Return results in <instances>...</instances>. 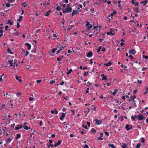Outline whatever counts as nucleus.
Wrapping results in <instances>:
<instances>
[{"instance_id":"obj_26","label":"nucleus","mask_w":148,"mask_h":148,"mask_svg":"<svg viewBox=\"0 0 148 148\" xmlns=\"http://www.w3.org/2000/svg\"><path fill=\"white\" fill-rule=\"evenodd\" d=\"M101 99H103V100L105 101L106 99V98L105 97H103V95H101L99 97Z\"/></svg>"},{"instance_id":"obj_9","label":"nucleus","mask_w":148,"mask_h":148,"mask_svg":"<svg viewBox=\"0 0 148 148\" xmlns=\"http://www.w3.org/2000/svg\"><path fill=\"white\" fill-rule=\"evenodd\" d=\"M93 55L92 52V51L89 52L87 54V57L88 58H91Z\"/></svg>"},{"instance_id":"obj_53","label":"nucleus","mask_w":148,"mask_h":148,"mask_svg":"<svg viewBox=\"0 0 148 148\" xmlns=\"http://www.w3.org/2000/svg\"><path fill=\"white\" fill-rule=\"evenodd\" d=\"M71 112L73 114V115H74L75 114V112L74 111V110H71Z\"/></svg>"},{"instance_id":"obj_19","label":"nucleus","mask_w":148,"mask_h":148,"mask_svg":"<svg viewBox=\"0 0 148 148\" xmlns=\"http://www.w3.org/2000/svg\"><path fill=\"white\" fill-rule=\"evenodd\" d=\"M108 146L112 148H116L114 145L112 144H108Z\"/></svg>"},{"instance_id":"obj_54","label":"nucleus","mask_w":148,"mask_h":148,"mask_svg":"<svg viewBox=\"0 0 148 148\" xmlns=\"http://www.w3.org/2000/svg\"><path fill=\"white\" fill-rule=\"evenodd\" d=\"M41 81H42L41 80H37L36 81V82L37 84L40 83L41 82Z\"/></svg>"},{"instance_id":"obj_60","label":"nucleus","mask_w":148,"mask_h":148,"mask_svg":"<svg viewBox=\"0 0 148 148\" xmlns=\"http://www.w3.org/2000/svg\"><path fill=\"white\" fill-rule=\"evenodd\" d=\"M29 54V52L28 51H26V53L25 54V56H27L28 54Z\"/></svg>"},{"instance_id":"obj_52","label":"nucleus","mask_w":148,"mask_h":148,"mask_svg":"<svg viewBox=\"0 0 148 148\" xmlns=\"http://www.w3.org/2000/svg\"><path fill=\"white\" fill-rule=\"evenodd\" d=\"M5 5L7 7H9L10 6V4L9 3H7Z\"/></svg>"},{"instance_id":"obj_39","label":"nucleus","mask_w":148,"mask_h":148,"mask_svg":"<svg viewBox=\"0 0 148 148\" xmlns=\"http://www.w3.org/2000/svg\"><path fill=\"white\" fill-rule=\"evenodd\" d=\"M90 11L92 13H94V10L93 7H91V8L90 9Z\"/></svg>"},{"instance_id":"obj_21","label":"nucleus","mask_w":148,"mask_h":148,"mask_svg":"<svg viewBox=\"0 0 148 148\" xmlns=\"http://www.w3.org/2000/svg\"><path fill=\"white\" fill-rule=\"evenodd\" d=\"M134 5L138 7L139 6V3L136 1V2Z\"/></svg>"},{"instance_id":"obj_42","label":"nucleus","mask_w":148,"mask_h":148,"mask_svg":"<svg viewBox=\"0 0 148 148\" xmlns=\"http://www.w3.org/2000/svg\"><path fill=\"white\" fill-rule=\"evenodd\" d=\"M27 5L26 4H25V3H23L22 4V6L25 7H26Z\"/></svg>"},{"instance_id":"obj_6","label":"nucleus","mask_w":148,"mask_h":148,"mask_svg":"<svg viewBox=\"0 0 148 148\" xmlns=\"http://www.w3.org/2000/svg\"><path fill=\"white\" fill-rule=\"evenodd\" d=\"M144 118V116L142 114H139L138 115V120L139 121L143 120Z\"/></svg>"},{"instance_id":"obj_24","label":"nucleus","mask_w":148,"mask_h":148,"mask_svg":"<svg viewBox=\"0 0 148 148\" xmlns=\"http://www.w3.org/2000/svg\"><path fill=\"white\" fill-rule=\"evenodd\" d=\"M73 70L72 69H70L69 71H68L67 72H66V74L67 75H69V74H70L72 72Z\"/></svg>"},{"instance_id":"obj_41","label":"nucleus","mask_w":148,"mask_h":148,"mask_svg":"<svg viewBox=\"0 0 148 148\" xmlns=\"http://www.w3.org/2000/svg\"><path fill=\"white\" fill-rule=\"evenodd\" d=\"M12 140V139H10L9 138H7V141L8 143H9Z\"/></svg>"},{"instance_id":"obj_10","label":"nucleus","mask_w":148,"mask_h":148,"mask_svg":"<svg viewBox=\"0 0 148 148\" xmlns=\"http://www.w3.org/2000/svg\"><path fill=\"white\" fill-rule=\"evenodd\" d=\"M13 62V60H9L8 62L9 64H10V66H14L13 64L14 63Z\"/></svg>"},{"instance_id":"obj_30","label":"nucleus","mask_w":148,"mask_h":148,"mask_svg":"<svg viewBox=\"0 0 148 148\" xmlns=\"http://www.w3.org/2000/svg\"><path fill=\"white\" fill-rule=\"evenodd\" d=\"M135 96L134 95L133 96H131L130 97V99L132 100L133 101H134V98H135Z\"/></svg>"},{"instance_id":"obj_3","label":"nucleus","mask_w":148,"mask_h":148,"mask_svg":"<svg viewBox=\"0 0 148 148\" xmlns=\"http://www.w3.org/2000/svg\"><path fill=\"white\" fill-rule=\"evenodd\" d=\"M125 128L127 131L129 130L132 129V125H130V126L129 125L127 124L125 125Z\"/></svg>"},{"instance_id":"obj_64","label":"nucleus","mask_w":148,"mask_h":148,"mask_svg":"<svg viewBox=\"0 0 148 148\" xmlns=\"http://www.w3.org/2000/svg\"><path fill=\"white\" fill-rule=\"evenodd\" d=\"M88 74V73L87 72H85L83 74L85 76L86 75H87Z\"/></svg>"},{"instance_id":"obj_25","label":"nucleus","mask_w":148,"mask_h":148,"mask_svg":"<svg viewBox=\"0 0 148 148\" xmlns=\"http://www.w3.org/2000/svg\"><path fill=\"white\" fill-rule=\"evenodd\" d=\"M91 131V132L93 134H95L96 132V130L94 128H92Z\"/></svg>"},{"instance_id":"obj_22","label":"nucleus","mask_w":148,"mask_h":148,"mask_svg":"<svg viewBox=\"0 0 148 148\" xmlns=\"http://www.w3.org/2000/svg\"><path fill=\"white\" fill-rule=\"evenodd\" d=\"M15 78L16 80L19 81L20 82H22V80L21 79H19V77L18 76H15Z\"/></svg>"},{"instance_id":"obj_18","label":"nucleus","mask_w":148,"mask_h":148,"mask_svg":"<svg viewBox=\"0 0 148 148\" xmlns=\"http://www.w3.org/2000/svg\"><path fill=\"white\" fill-rule=\"evenodd\" d=\"M78 12V10H74L71 13L72 16H73L74 14H77Z\"/></svg>"},{"instance_id":"obj_57","label":"nucleus","mask_w":148,"mask_h":148,"mask_svg":"<svg viewBox=\"0 0 148 148\" xmlns=\"http://www.w3.org/2000/svg\"><path fill=\"white\" fill-rule=\"evenodd\" d=\"M14 34L15 36H18L19 34L18 32H16L15 33H14Z\"/></svg>"},{"instance_id":"obj_33","label":"nucleus","mask_w":148,"mask_h":148,"mask_svg":"<svg viewBox=\"0 0 148 148\" xmlns=\"http://www.w3.org/2000/svg\"><path fill=\"white\" fill-rule=\"evenodd\" d=\"M118 119L121 121H122L124 120V119L122 116H121L118 118Z\"/></svg>"},{"instance_id":"obj_13","label":"nucleus","mask_w":148,"mask_h":148,"mask_svg":"<svg viewBox=\"0 0 148 148\" xmlns=\"http://www.w3.org/2000/svg\"><path fill=\"white\" fill-rule=\"evenodd\" d=\"M25 45L26 46H27L28 47V50H30L31 48V45L29 44L27 42L25 43Z\"/></svg>"},{"instance_id":"obj_23","label":"nucleus","mask_w":148,"mask_h":148,"mask_svg":"<svg viewBox=\"0 0 148 148\" xmlns=\"http://www.w3.org/2000/svg\"><path fill=\"white\" fill-rule=\"evenodd\" d=\"M21 137V135L20 134H18L16 135V139L17 140L18 139V138H20Z\"/></svg>"},{"instance_id":"obj_8","label":"nucleus","mask_w":148,"mask_h":148,"mask_svg":"<svg viewBox=\"0 0 148 148\" xmlns=\"http://www.w3.org/2000/svg\"><path fill=\"white\" fill-rule=\"evenodd\" d=\"M86 26L88 28V29H90L92 27V25L90 24L89 22H87L86 24Z\"/></svg>"},{"instance_id":"obj_14","label":"nucleus","mask_w":148,"mask_h":148,"mask_svg":"<svg viewBox=\"0 0 148 148\" xmlns=\"http://www.w3.org/2000/svg\"><path fill=\"white\" fill-rule=\"evenodd\" d=\"M7 24H10V25H12L14 24V22L13 21L9 19L8 20Z\"/></svg>"},{"instance_id":"obj_20","label":"nucleus","mask_w":148,"mask_h":148,"mask_svg":"<svg viewBox=\"0 0 148 148\" xmlns=\"http://www.w3.org/2000/svg\"><path fill=\"white\" fill-rule=\"evenodd\" d=\"M116 13H117L116 12H115V11H113L112 13H111L110 14V15L111 16V18H112V16L116 14Z\"/></svg>"},{"instance_id":"obj_16","label":"nucleus","mask_w":148,"mask_h":148,"mask_svg":"<svg viewBox=\"0 0 148 148\" xmlns=\"http://www.w3.org/2000/svg\"><path fill=\"white\" fill-rule=\"evenodd\" d=\"M23 127V126L22 125H20L15 128V130H18L22 128Z\"/></svg>"},{"instance_id":"obj_47","label":"nucleus","mask_w":148,"mask_h":148,"mask_svg":"<svg viewBox=\"0 0 148 148\" xmlns=\"http://www.w3.org/2000/svg\"><path fill=\"white\" fill-rule=\"evenodd\" d=\"M141 141L142 143H144L145 142V139H144V138H141Z\"/></svg>"},{"instance_id":"obj_51","label":"nucleus","mask_w":148,"mask_h":148,"mask_svg":"<svg viewBox=\"0 0 148 148\" xmlns=\"http://www.w3.org/2000/svg\"><path fill=\"white\" fill-rule=\"evenodd\" d=\"M82 126L83 127H84L85 129H88L86 125H83Z\"/></svg>"},{"instance_id":"obj_11","label":"nucleus","mask_w":148,"mask_h":148,"mask_svg":"<svg viewBox=\"0 0 148 148\" xmlns=\"http://www.w3.org/2000/svg\"><path fill=\"white\" fill-rule=\"evenodd\" d=\"M61 143V140H59L58 141L57 143H55L54 145V147H56L57 146L59 145H60Z\"/></svg>"},{"instance_id":"obj_48","label":"nucleus","mask_w":148,"mask_h":148,"mask_svg":"<svg viewBox=\"0 0 148 148\" xmlns=\"http://www.w3.org/2000/svg\"><path fill=\"white\" fill-rule=\"evenodd\" d=\"M62 49H60L58 50L56 54H58L59 53H60V52L61 51V50H62Z\"/></svg>"},{"instance_id":"obj_46","label":"nucleus","mask_w":148,"mask_h":148,"mask_svg":"<svg viewBox=\"0 0 148 148\" xmlns=\"http://www.w3.org/2000/svg\"><path fill=\"white\" fill-rule=\"evenodd\" d=\"M34 98H32V97H30L29 98V100L30 101H33L34 99Z\"/></svg>"},{"instance_id":"obj_38","label":"nucleus","mask_w":148,"mask_h":148,"mask_svg":"<svg viewBox=\"0 0 148 148\" xmlns=\"http://www.w3.org/2000/svg\"><path fill=\"white\" fill-rule=\"evenodd\" d=\"M127 147V145L126 144L123 143V148H126Z\"/></svg>"},{"instance_id":"obj_35","label":"nucleus","mask_w":148,"mask_h":148,"mask_svg":"<svg viewBox=\"0 0 148 148\" xmlns=\"http://www.w3.org/2000/svg\"><path fill=\"white\" fill-rule=\"evenodd\" d=\"M65 46H62V45H61L60 44L59 45L58 47V48H60L61 47H62V49H63V48H64L65 47Z\"/></svg>"},{"instance_id":"obj_40","label":"nucleus","mask_w":148,"mask_h":148,"mask_svg":"<svg viewBox=\"0 0 148 148\" xmlns=\"http://www.w3.org/2000/svg\"><path fill=\"white\" fill-rule=\"evenodd\" d=\"M57 49L56 48H55L53 49L52 50V52L53 53H54L55 51Z\"/></svg>"},{"instance_id":"obj_44","label":"nucleus","mask_w":148,"mask_h":148,"mask_svg":"<svg viewBox=\"0 0 148 148\" xmlns=\"http://www.w3.org/2000/svg\"><path fill=\"white\" fill-rule=\"evenodd\" d=\"M24 129L26 130H27L28 129H30V127H28L27 126H25V127H24Z\"/></svg>"},{"instance_id":"obj_1","label":"nucleus","mask_w":148,"mask_h":148,"mask_svg":"<svg viewBox=\"0 0 148 148\" xmlns=\"http://www.w3.org/2000/svg\"><path fill=\"white\" fill-rule=\"evenodd\" d=\"M72 9L71 7H67L66 9H63L62 11L63 13H70L72 11Z\"/></svg>"},{"instance_id":"obj_27","label":"nucleus","mask_w":148,"mask_h":148,"mask_svg":"<svg viewBox=\"0 0 148 148\" xmlns=\"http://www.w3.org/2000/svg\"><path fill=\"white\" fill-rule=\"evenodd\" d=\"M91 108L94 110H96V107L94 105H92L91 106Z\"/></svg>"},{"instance_id":"obj_50","label":"nucleus","mask_w":148,"mask_h":148,"mask_svg":"<svg viewBox=\"0 0 148 148\" xmlns=\"http://www.w3.org/2000/svg\"><path fill=\"white\" fill-rule=\"evenodd\" d=\"M137 83H139L140 84H141L142 83V81L140 80L139 79L137 80Z\"/></svg>"},{"instance_id":"obj_59","label":"nucleus","mask_w":148,"mask_h":148,"mask_svg":"<svg viewBox=\"0 0 148 148\" xmlns=\"http://www.w3.org/2000/svg\"><path fill=\"white\" fill-rule=\"evenodd\" d=\"M143 57L145 58L146 59H147L148 58V56H145L144 55L143 56Z\"/></svg>"},{"instance_id":"obj_32","label":"nucleus","mask_w":148,"mask_h":148,"mask_svg":"<svg viewBox=\"0 0 148 148\" xmlns=\"http://www.w3.org/2000/svg\"><path fill=\"white\" fill-rule=\"evenodd\" d=\"M74 27V25H72L70 26V27L69 28L67 29V30L69 31L71 29L73 28Z\"/></svg>"},{"instance_id":"obj_49","label":"nucleus","mask_w":148,"mask_h":148,"mask_svg":"<svg viewBox=\"0 0 148 148\" xmlns=\"http://www.w3.org/2000/svg\"><path fill=\"white\" fill-rule=\"evenodd\" d=\"M3 30H2L1 29L0 30V33H1V34L0 35H2V36L3 35Z\"/></svg>"},{"instance_id":"obj_63","label":"nucleus","mask_w":148,"mask_h":148,"mask_svg":"<svg viewBox=\"0 0 148 148\" xmlns=\"http://www.w3.org/2000/svg\"><path fill=\"white\" fill-rule=\"evenodd\" d=\"M134 1V0H132L131 3H132V4H133L134 5L135 3Z\"/></svg>"},{"instance_id":"obj_36","label":"nucleus","mask_w":148,"mask_h":148,"mask_svg":"<svg viewBox=\"0 0 148 148\" xmlns=\"http://www.w3.org/2000/svg\"><path fill=\"white\" fill-rule=\"evenodd\" d=\"M141 146V144L140 143H138L136 146V148H139Z\"/></svg>"},{"instance_id":"obj_56","label":"nucleus","mask_w":148,"mask_h":148,"mask_svg":"<svg viewBox=\"0 0 148 148\" xmlns=\"http://www.w3.org/2000/svg\"><path fill=\"white\" fill-rule=\"evenodd\" d=\"M17 25L16 27L17 28H18L20 27V25L19 24V23L17 22Z\"/></svg>"},{"instance_id":"obj_31","label":"nucleus","mask_w":148,"mask_h":148,"mask_svg":"<svg viewBox=\"0 0 148 148\" xmlns=\"http://www.w3.org/2000/svg\"><path fill=\"white\" fill-rule=\"evenodd\" d=\"M61 8L59 6H58L56 8V10L58 11H60L61 10Z\"/></svg>"},{"instance_id":"obj_34","label":"nucleus","mask_w":148,"mask_h":148,"mask_svg":"<svg viewBox=\"0 0 148 148\" xmlns=\"http://www.w3.org/2000/svg\"><path fill=\"white\" fill-rule=\"evenodd\" d=\"M101 46H99L97 49V52H99L101 50Z\"/></svg>"},{"instance_id":"obj_7","label":"nucleus","mask_w":148,"mask_h":148,"mask_svg":"<svg viewBox=\"0 0 148 148\" xmlns=\"http://www.w3.org/2000/svg\"><path fill=\"white\" fill-rule=\"evenodd\" d=\"M116 29L113 28L110 29V33L112 35H113L115 34V31H116Z\"/></svg>"},{"instance_id":"obj_5","label":"nucleus","mask_w":148,"mask_h":148,"mask_svg":"<svg viewBox=\"0 0 148 148\" xmlns=\"http://www.w3.org/2000/svg\"><path fill=\"white\" fill-rule=\"evenodd\" d=\"M95 121L96 122L97 125H99L102 123V121L101 120H98L97 119H95Z\"/></svg>"},{"instance_id":"obj_37","label":"nucleus","mask_w":148,"mask_h":148,"mask_svg":"<svg viewBox=\"0 0 148 148\" xmlns=\"http://www.w3.org/2000/svg\"><path fill=\"white\" fill-rule=\"evenodd\" d=\"M102 80H104L105 81H106L107 80V78L106 77V76H103V77H102Z\"/></svg>"},{"instance_id":"obj_43","label":"nucleus","mask_w":148,"mask_h":148,"mask_svg":"<svg viewBox=\"0 0 148 148\" xmlns=\"http://www.w3.org/2000/svg\"><path fill=\"white\" fill-rule=\"evenodd\" d=\"M138 8H138L136 9H134L133 11L137 13H138L139 12V11L138 10Z\"/></svg>"},{"instance_id":"obj_45","label":"nucleus","mask_w":148,"mask_h":148,"mask_svg":"<svg viewBox=\"0 0 148 148\" xmlns=\"http://www.w3.org/2000/svg\"><path fill=\"white\" fill-rule=\"evenodd\" d=\"M55 82L54 80H51L50 82V84H53L55 83Z\"/></svg>"},{"instance_id":"obj_61","label":"nucleus","mask_w":148,"mask_h":148,"mask_svg":"<svg viewBox=\"0 0 148 148\" xmlns=\"http://www.w3.org/2000/svg\"><path fill=\"white\" fill-rule=\"evenodd\" d=\"M84 148H89V147L87 145H85L84 146Z\"/></svg>"},{"instance_id":"obj_17","label":"nucleus","mask_w":148,"mask_h":148,"mask_svg":"<svg viewBox=\"0 0 148 148\" xmlns=\"http://www.w3.org/2000/svg\"><path fill=\"white\" fill-rule=\"evenodd\" d=\"M112 64V63L111 62L109 61L108 62L106 63H104V65L106 66H108L109 65H110Z\"/></svg>"},{"instance_id":"obj_4","label":"nucleus","mask_w":148,"mask_h":148,"mask_svg":"<svg viewBox=\"0 0 148 148\" xmlns=\"http://www.w3.org/2000/svg\"><path fill=\"white\" fill-rule=\"evenodd\" d=\"M129 52L130 54L134 55L136 53V51L134 49H132V50H130L129 51Z\"/></svg>"},{"instance_id":"obj_2","label":"nucleus","mask_w":148,"mask_h":148,"mask_svg":"<svg viewBox=\"0 0 148 148\" xmlns=\"http://www.w3.org/2000/svg\"><path fill=\"white\" fill-rule=\"evenodd\" d=\"M3 96L4 97V98L6 99L7 100L9 99H10V95L8 94V93H6L5 94L3 93Z\"/></svg>"},{"instance_id":"obj_55","label":"nucleus","mask_w":148,"mask_h":148,"mask_svg":"<svg viewBox=\"0 0 148 148\" xmlns=\"http://www.w3.org/2000/svg\"><path fill=\"white\" fill-rule=\"evenodd\" d=\"M15 1V0H9L8 2L9 3H13Z\"/></svg>"},{"instance_id":"obj_62","label":"nucleus","mask_w":148,"mask_h":148,"mask_svg":"<svg viewBox=\"0 0 148 148\" xmlns=\"http://www.w3.org/2000/svg\"><path fill=\"white\" fill-rule=\"evenodd\" d=\"M131 118L132 121H134L135 120V117L134 116H132Z\"/></svg>"},{"instance_id":"obj_12","label":"nucleus","mask_w":148,"mask_h":148,"mask_svg":"<svg viewBox=\"0 0 148 148\" xmlns=\"http://www.w3.org/2000/svg\"><path fill=\"white\" fill-rule=\"evenodd\" d=\"M65 116V114L64 113H62V114L61 115V116L60 117V120H62L64 118Z\"/></svg>"},{"instance_id":"obj_29","label":"nucleus","mask_w":148,"mask_h":148,"mask_svg":"<svg viewBox=\"0 0 148 148\" xmlns=\"http://www.w3.org/2000/svg\"><path fill=\"white\" fill-rule=\"evenodd\" d=\"M51 12V11L50 10L47 12L45 14V16H48L49 15V13H50Z\"/></svg>"},{"instance_id":"obj_28","label":"nucleus","mask_w":148,"mask_h":148,"mask_svg":"<svg viewBox=\"0 0 148 148\" xmlns=\"http://www.w3.org/2000/svg\"><path fill=\"white\" fill-rule=\"evenodd\" d=\"M23 17L22 16H20L19 18L17 19V21H21Z\"/></svg>"},{"instance_id":"obj_15","label":"nucleus","mask_w":148,"mask_h":148,"mask_svg":"<svg viewBox=\"0 0 148 148\" xmlns=\"http://www.w3.org/2000/svg\"><path fill=\"white\" fill-rule=\"evenodd\" d=\"M148 1L147 0H145L144 1L141 2L140 3V4H143L144 6H145L147 3Z\"/></svg>"},{"instance_id":"obj_58","label":"nucleus","mask_w":148,"mask_h":148,"mask_svg":"<svg viewBox=\"0 0 148 148\" xmlns=\"http://www.w3.org/2000/svg\"><path fill=\"white\" fill-rule=\"evenodd\" d=\"M104 133L107 136H108L109 135V133L108 132H105Z\"/></svg>"}]
</instances>
